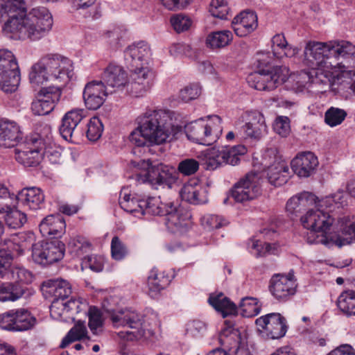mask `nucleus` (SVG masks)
<instances>
[{"mask_svg": "<svg viewBox=\"0 0 355 355\" xmlns=\"http://www.w3.org/2000/svg\"><path fill=\"white\" fill-rule=\"evenodd\" d=\"M68 248L71 254L80 257L90 251L91 244L86 239L77 236L70 240Z\"/></svg>", "mask_w": 355, "mask_h": 355, "instance_id": "nucleus-47", "label": "nucleus"}, {"mask_svg": "<svg viewBox=\"0 0 355 355\" xmlns=\"http://www.w3.org/2000/svg\"><path fill=\"white\" fill-rule=\"evenodd\" d=\"M201 94V87L198 83L190 84L179 92V98L184 102L187 103L190 101L197 98Z\"/></svg>", "mask_w": 355, "mask_h": 355, "instance_id": "nucleus-55", "label": "nucleus"}, {"mask_svg": "<svg viewBox=\"0 0 355 355\" xmlns=\"http://www.w3.org/2000/svg\"><path fill=\"white\" fill-rule=\"evenodd\" d=\"M89 327L94 335H98L102 331L103 321L100 311L95 307H90L89 312Z\"/></svg>", "mask_w": 355, "mask_h": 355, "instance_id": "nucleus-54", "label": "nucleus"}, {"mask_svg": "<svg viewBox=\"0 0 355 355\" xmlns=\"http://www.w3.org/2000/svg\"><path fill=\"white\" fill-rule=\"evenodd\" d=\"M335 200L333 197H327L325 199L318 202L316 209H311L301 218L303 226L306 229H312L321 231V233L327 234L331 226L333 225L334 219L329 214V211H324L323 207H328Z\"/></svg>", "mask_w": 355, "mask_h": 355, "instance_id": "nucleus-9", "label": "nucleus"}, {"mask_svg": "<svg viewBox=\"0 0 355 355\" xmlns=\"http://www.w3.org/2000/svg\"><path fill=\"white\" fill-rule=\"evenodd\" d=\"M127 79L128 74L121 66L110 64L102 73L100 81L107 87L122 89L127 83Z\"/></svg>", "mask_w": 355, "mask_h": 355, "instance_id": "nucleus-24", "label": "nucleus"}, {"mask_svg": "<svg viewBox=\"0 0 355 355\" xmlns=\"http://www.w3.org/2000/svg\"><path fill=\"white\" fill-rule=\"evenodd\" d=\"M123 89L130 96L135 98L144 96L150 89L143 85L142 83H137L131 78L127 79V83Z\"/></svg>", "mask_w": 355, "mask_h": 355, "instance_id": "nucleus-56", "label": "nucleus"}, {"mask_svg": "<svg viewBox=\"0 0 355 355\" xmlns=\"http://www.w3.org/2000/svg\"><path fill=\"white\" fill-rule=\"evenodd\" d=\"M144 200L137 194H131L127 188L122 189L120 192L119 205L121 207L124 211L135 214V216L140 217L144 214L142 205Z\"/></svg>", "mask_w": 355, "mask_h": 355, "instance_id": "nucleus-29", "label": "nucleus"}, {"mask_svg": "<svg viewBox=\"0 0 355 355\" xmlns=\"http://www.w3.org/2000/svg\"><path fill=\"white\" fill-rule=\"evenodd\" d=\"M173 277L172 274H169L165 270L156 268H153L147 282L150 294L152 296L156 295L160 291L167 287Z\"/></svg>", "mask_w": 355, "mask_h": 355, "instance_id": "nucleus-31", "label": "nucleus"}, {"mask_svg": "<svg viewBox=\"0 0 355 355\" xmlns=\"http://www.w3.org/2000/svg\"><path fill=\"white\" fill-rule=\"evenodd\" d=\"M339 223L342 235L338 237V245L342 246L355 241V220L352 221L348 218H343L340 219Z\"/></svg>", "mask_w": 355, "mask_h": 355, "instance_id": "nucleus-41", "label": "nucleus"}, {"mask_svg": "<svg viewBox=\"0 0 355 355\" xmlns=\"http://www.w3.org/2000/svg\"><path fill=\"white\" fill-rule=\"evenodd\" d=\"M255 323L260 333L269 339H279L287 331L286 318L279 313H271L258 318Z\"/></svg>", "mask_w": 355, "mask_h": 355, "instance_id": "nucleus-14", "label": "nucleus"}, {"mask_svg": "<svg viewBox=\"0 0 355 355\" xmlns=\"http://www.w3.org/2000/svg\"><path fill=\"white\" fill-rule=\"evenodd\" d=\"M208 302L217 311L222 313L223 318L236 313V305L230 302L223 293L211 295Z\"/></svg>", "mask_w": 355, "mask_h": 355, "instance_id": "nucleus-35", "label": "nucleus"}, {"mask_svg": "<svg viewBox=\"0 0 355 355\" xmlns=\"http://www.w3.org/2000/svg\"><path fill=\"white\" fill-rule=\"evenodd\" d=\"M337 305L347 315H355V291L347 290L338 297Z\"/></svg>", "mask_w": 355, "mask_h": 355, "instance_id": "nucleus-42", "label": "nucleus"}, {"mask_svg": "<svg viewBox=\"0 0 355 355\" xmlns=\"http://www.w3.org/2000/svg\"><path fill=\"white\" fill-rule=\"evenodd\" d=\"M171 23L176 32L181 33L187 31L190 28L191 20L184 15L178 14L171 18Z\"/></svg>", "mask_w": 355, "mask_h": 355, "instance_id": "nucleus-60", "label": "nucleus"}, {"mask_svg": "<svg viewBox=\"0 0 355 355\" xmlns=\"http://www.w3.org/2000/svg\"><path fill=\"white\" fill-rule=\"evenodd\" d=\"M221 148H212L204 153L203 164L206 170L213 171L224 164V156Z\"/></svg>", "mask_w": 355, "mask_h": 355, "instance_id": "nucleus-40", "label": "nucleus"}, {"mask_svg": "<svg viewBox=\"0 0 355 355\" xmlns=\"http://www.w3.org/2000/svg\"><path fill=\"white\" fill-rule=\"evenodd\" d=\"M144 214L146 213L155 216H164L169 207L168 203H162L159 198L150 197L142 202Z\"/></svg>", "mask_w": 355, "mask_h": 355, "instance_id": "nucleus-43", "label": "nucleus"}, {"mask_svg": "<svg viewBox=\"0 0 355 355\" xmlns=\"http://www.w3.org/2000/svg\"><path fill=\"white\" fill-rule=\"evenodd\" d=\"M103 125L98 117H92L87 123V137L92 141H97L102 135Z\"/></svg>", "mask_w": 355, "mask_h": 355, "instance_id": "nucleus-52", "label": "nucleus"}, {"mask_svg": "<svg viewBox=\"0 0 355 355\" xmlns=\"http://www.w3.org/2000/svg\"><path fill=\"white\" fill-rule=\"evenodd\" d=\"M12 282L0 285V300L15 301L25 292L24 285L31 284L34 276L31 271L21 266H12L6 273Z\"/></svg>", "mask_w": 355, "mask_h": 355, "instance_id": "nucleus-6", "label": "nucleus"}, {"mask_svg": "<svg viewBox=\"0 0 355 355\" xmlns=\"http://www.w3.org/2000/svg\"><path fill=\"white\" fill-rule=\"evenodd\" d=\"M258 303L259 302L257 298L243 297L239 304V309L242 315L247 318L257 315L261 311V306Z\"/></svg>", "mask_w": 355, "mask_h": 355, "instance_id": "nucleus-49", "label": "nucleus"}, {"mask_svg": "<svg viewBox=\"0 0 355 355\" xmlns=\"http://www.w3.org/2000/svg\"><path fill=\"white\" fill-rule=\"evenodd\" d=\"M71 61L59 54H49L31 68L29 80L33 87L46 82L67 83L72 71Z\"/></svg>", "mask_w": 355, "mask_h": 355, "instance_id": "nucleus-4", "label": "nucleus"}, {"mask_svg": "<svg viewBox=\"0 0 355 355\" xmlns=\"http://www.w3.org/2000/svg\"><path fill=\"white\" fill-rule=\"evenodd\" d=\"M303 63L307 67L321 69L314 72L309 78L312 87L323 93L331 85V78L339 77L336 73L350 71L355 67V45L345 40H332L327 42L309 41L306 43L303 53Z\"/></svg>", "mask_w": 355, "mask_h": 355, "instance_id": "nucleus-1", "label": "nucleus"}, {"mask_svg": "<svg viewBox=\"0 0 355 355\" xmlns=\"http://www.w3.org/2000/svg\"><path fill=\"white\" fill-rule=\"evenodd\" d=\"M198 169L199 162L194 159H183L179 163L178 166V171L186 176L195 174Z\"/></svg>", "mask_w": 355, "mask_h": 355, "instance_id": "nucleus-59", "label": "nucleus"}, {"mask_svg": "<svg viewBox=\"0 0 355 355\" xmlns=\"http://www.w3.org/2000/svg\"><path fill=\"white\" fill-rule=\"evenodd\" d=\"M82 267L90 268L95 272H99L103 270V264L101 258L87 255L82 259Z\"/></svg>", "mask_w": 355, "mask_h": 355, "instance_id": "nucleus-64", "label": "nucleus"}, {"mask_svg": "<svg viewBox=\"0 0 355 355\" xmlns=\"http://www.w3.org/2000/svg\"><path fill=\"white\" fill-rule=\"evenodd\" d=\"M139 126L130 135V141L137 146L161 144L169 137L168 114L164 110H148L139 117Z\"/></svg>", "mask_w": 355, "mask_h": 355, "instance_id": "nucleus-3", "label": "nucleus"}, {"mask_svg": "<svg viewBox=\"0 0 355 355\" xmlns=\"http://www.w3.org/2000/svg\"><path fill=\"white\" fill-rule=\"evenodd\" d=\"M316 196L309 192H303L291 198L286 203V211L296 215L310 206L316 204Z\"/></svg>", "mask_w": 355, "mask_h": 355, "instance_id": "nucleus-32", "label": "nucleus"}, {"mask_svg": "<svg viewBox=\"0 0 355 355\" xmlns=\"http://www.w3.org/2000/svg\"><path fill=\"white\" fill-rule=\"evenodd\" d=\"M225 327L221 330L218 340L220 345L228 352L235 355H248L247 351L241 347V338L239 331L233 327L230 320L225 321Z\"/></svg>", "mask_w": 355, "mask_h": 355, "instance_id": "nucleus-18", "label": "nucleus"}, {"mask_svg": "<svg viewBox=\"0 0 355 355\" xmlns=\"http://www.w3.org/2000/svg\"><path fill=\"white\" fill-rule=\"evenodd\" d=\"M132 67L130 78L135 81L142 83L145 87L150 89L153 85L155 74L153 71L145 63H141L138 66H130Z\"/></svg>", "mask_w": 355, "mask_h": 355, "instance_id": "nucleus-37", "label": "nucleus"}, {"mask_svg": "<svg viewBox=\"0 0 355 355\" xmlns=\"http://www.w3.org/2000/svg\"><path fill=\"white\" fill-rule=\"evenodd\" d=\"M208 302L217 311L222 313L223 318L236 313V305L230 302L223 293L211 295Z\"/></svg>", "mask_w": 355, "mask_h": 355, "instance_id": "nucleus-36", "label": "nucleus"}, {"mask_svg": "<svg viewBox=\"0 0 355 355\" xmlns=\"http://www.w3.org/2000/svg\"><path fill=\"white\" fill-rule=\"evenodd\" d=\"M181 198L189 203L198 205L207 202V192L198 184H185L180 191Z\"/></svg>", "mask_w": 355, "mask_h": 355, "instance_id": "nucleus-33", "label": "nucleus"}, {"mask_svg": "<svg viewBox=\"0 0 355 355\" xmlns=\"http://www.w3.org/2000/svg\"><path fill=\"white\" fill-rule=\"evenodd\" d=\"M0 13L7 17L3 31L15 39L37 40L52 27L51 14L44 7L33 8L26 14L24 0H0Z\"/></svg>", "mask_w": 355, "mask_h": 355, "instance_id": "nucleus-2", "label": "nucleus"}, {"mask_svg": "<svg viewBox=\"0 0 355 355\" xmlns=\"http://www.w3.org/2000/svg\"><path fill=\"white\" fill-rule=\"evenodd\" d=\"M293 172L300 177L307 178L313 174L318 165L317 157L311 152H304L291 161Z\"/></svg>", "mask_w": 355, "mask_h": 355, "instance_id": "nucleus-23", "label": "nucleus"}, {"mask_svg": "<svg viewBox=\"0 0 355 355\" xmlns=\"http://www.w3.org/2000/svg\"><path fill=\"white\" fill-rule=\"evenodd\" d=\"M65 83H53V85L42 87L37 94V98L43 101H51L55 106L62 94V87Z\"/></svg>", "mask_w": 355, "mask_h": 355, "instance_id": "nucleus-44", "label": "nucleus"}, {"mask_svg": "<svg viewBox=\"0 0 355 355\" xmlns=\"http://www.w3.org/2000/svg\"><path fill=\"white\" fill-rule=\"evenodd\" d=\"M209 11L213 17L225 19L229 14L230 8L225 0H211Z\"/></svg>", "mask_w": 355, "mask_h": 355, "instance_id": "nucleus-53", "label": "nucleus"}, {"mask_svg": "<svg viewBox=\"0 0 355 355\" xmlns=\"http://www.w3.org/2000/svg\"><path fill=\"white\" fill-rule=\"evenodd\" d=\"M110 319L114 327H128L131 331H127L135 339L146 336V326L142 315L135 311L125 309L112 311L110 313Z\"/></svg>", "mask_w": 355, "mask_h": 355, "instance_id": "nucleus-8", "label": "nucleus"}, {"mask_svg": "<svg viewBox=\"0 0 355 355\" xmlns=\"http://www.w3.org/2000/svg\"><path fill=\"white\" fill-rule=\"evenodd\" d=\"M64 252V244L59 240L40 241L32 245V259L36 263L47 266L61 260Z\"/></svg>", "mask_w": 355, "mask_h": 355, "instance_id": "nucleus-10", "label": "nucleus"}, {"mask_svg": "<svg viewBox=\"0 0 355 355\" xmlns=\"http://www.w3.org/2000/svg\"><path fill=\"white\" fill-rule=\"evenodd\" d=\"M111 252L113 259L121 260L128 254V250L118 236H114L111 242Z\"/></svg>", "mask_w": 355, "mask_h": 355, "instance_id": "nucleus-57", "label": "nucleus"}, {"mask_svg": "<svg viewBox=\"0 0 355 355\" xmlns=\"http://www.w3.org/2000/svg\"><path fill=\"white\" fill-rule=\"evenodd\" d=\"M245 121L242 127L246 138L259 140L268 132V126L263 114L257 110L246 111L242 114Z\"/></svg>", "mask_w": 355, "mask_h": 355, "instance_id": "nucleus-16", "label": "nucleus"}, {"mask_svg": "<svg viewBox=\"0 0 355 355\" xmlns=\"http://www.w3.org/2000/svg\"><path fill=\"white\" fill-rule=\"evenodd\" d=\"M65 221L62 216L49 215L40 223V232L43 236L60 237L65 231Z\"/></svg>", "mask_w": 355, "mask_h": 355, "instance_id": "nucleus-28", "label": "nucleus"}, {"mask_svg": "<svg viewBox=\"0 0 355 355\" xmlns=\"http://www.w3.org/2000/svg\"><path fill=\"white\" fill-rule=\"evenodd\" d=\"M151 51L149 45L141 41L130 45L124 51V58L129 66H139L149 58Z\"/></svg>", "mask_w": 355, "mask_h": 355, "instance_id": "nucleus-26", "label": "nucleus"}, {"mask_svg": "<svg viewBox=\"0 0 355 355\" xmlns=\"http://www.w3.org/2000/svg\"><path fill=\"white\" fill-rule=\"evenodd\" d=\"M232 24L236 35L245 37L257 27V17L253 12H241L234 18Z\"/></svg>", "mask_w": 355, "mask_h": 355, "instance_id": "nucleus-27", "label": "nucleus"}, {"mask_svg": "<svg viewBox=\"0 0 355 355\" xmlns=\"http://www.w3.org/2000/svg\"><path fill=\"white\" fill-rule=\"evenodd\" d=\"M232 38V32L227 30L212 32L206 38V45L212 49H220L227 46Z\"/></svg>", "mask_w": 355, "mask_h": 355, "instance_id": "nucleus-38", "label": "nucleus"}, {"mask_svg": "<svg viewBox=\"0 0 355 355\" xmlns=\"http://www.w3.org/2000/svg\"><path fill=\"white\" fill-rule=\"evenodd\" d=\"M46 291L53 297V300H66L71 293V286L67 281L62 279H49L43 283Z\"/></svg>", "mask_w": 355, "mask_h": 355, "instance_id": "nucleus-34", "label": "nucleus"}, {"mask_svg": "<svg viewBox=\"0 0 355 355\" xmlns=\"http://www.w3.org/2000/svg\"><path fill=\"white\" fill-rule=\"evenodd\" d=\"M22 138L19 126L13 121L0 119V146L12 148L17 146Z\"/></svg>", "mask_w": 355, "mask_h": 355, "instance_id": "nucleus-22", "label": "nucleus"}, {"mask_svg": "<svg viewBox=\"0 0 355 355\" xmlns=\"http://www.w3.org/2000/svg\"><path fill=\"white\" fill-rule=\"evenodd\" d=\"M83 109L72 110L65 114L60 127V132L62 137L67 141H73V135L78 124L85 117Z\"/></svg>", "mask_w": 355, "mask_h": 355, "instance_id": "nucleus-25", "label": "nucleus"}, {"mask_svg": "<svg viewBox=\"0 0 355 355\" xmlns=\"http://www.w3.org/2000/svg\"><path fill=\"white\" fill-rule=\"evenodd\" d=\"M50 314L55 320H67L73 318V315L67 313V308L64 299L53 300L50 306Z\"/></svg>", "mask_w": 355, "mask_h": 355, "instance_id": "nucleus-51", "label": "nucleus"}, {"mask_svg": "<svg viewBox=\"0 0 355 355\" xmlns=\"http://www.w3.org/2000/svg\"><path fill=\"white\" fill-rule=\"evenodd\" d=\"M148 170L145 175L146 180L153 186L171 185L177 180V174L175 168L162 163L148 164Z\"/></svg>", "mask_w": 355, "mask_h": 355, "instance_id": "nucleus-17", "label": "nucleus"}, {"mask_svg": "<svg viewBox=\"0 0 355 355\" xmlns=\"http://www.w3.org/2000/svg\"><path fill=\"white\" fill-rule=\"evenodd\" d=\"M17 198L23 206L37 210L44 202V195L40 188L29 187L23 189L17 196Z\"/></svg>", "mask_w": 355, "mask_h": 355, "instance_id": "nucleus-30", "label": "nucleus"}, {"mask_svg": "<svg viewBox=\"0 0 355 355\" xmlns=\"http://www.w3.org/2000/svg\"><path fill=\"white\" fill-rule=\"evenodd\" d=\"M293 275H275L270 279V291L279 300H286L295 293Z\"/></svg>", "mask_w": 355, "mask_h": 355, "instance_id": "nucleus-19", "label": "nucleus"}, {"mask_svg": "<svg viewBox=\"0 0 355 355\" xmlns=\"http://www.w3.org/2000/svg\"><path fill=\"white\" fill-rule=\"evenodd\" d=\"M15 69H18V63L13 53L7 49L0 50V73H2L3 69L8 66Z\"/></svg>", "mask_w": 355, "mask_h": 355, "instance_id": "nucleus-62", "label": "nucleus"}, {"mask_svg": "<svg viewBox=\"0 0 355 355\" xmlns=\"http://www.w3.org/2000/svg\"><path fill=\"white\" fill-rule=\"evenodd\" d=\"M20 82V72H10L5 75L0 73V87L6 93L17 90Z\"/></svg>", "mask_w": 355, "mask_h": 355, "instance_id": "nucleus-46", "label": "nucleus"}, {"mask_svg": "<svg viewBox=\"0 0 355 355\" xmlns=\"http://www.w3.org/2000/svg\"><path fill=\"white\" fill-rule=\"evenodd\" d=\"M164 216L167 228L172 232H177L188 227L191 215L182 208L169 202V207Z\"/></svg>", "mask_w": 355, "mask_h": 355, "instance_id": "nucleus-20", "label": "nucleus"}, {"mask_svg": "<svg viewBox=\"0 0 355 355\" xmlns=\"http://www.w3.org/2000/svg\"><path fill=\"white\" fill-rule=\"evenodd\" d=\"M36 318L24 309H12L0 314V328L8 331H26L35 326Z\"/></svg>", "mask_w": 355, "mask_h": 355, "instance_id": "nucleus-13", "label": "nucleus"}, {"mask_svg": "<svg viewBox=\"0 0 355 355\" xmlns=\"http://www.w3.org/2000/svg\"><path fill=\"white\" fill-rule=\"evenodd\" d=\"M290 76L286 67L276 66L270 69L259 70L248 75V85L259 91H272L285 83Z\"/></svg>", "mask_w": 355, "mask_h": 355, "instance_id": "nucleus-7", "label": "nucleus"}, {"mask_svg": "<svg viewBox=\"0 0 355 355\" xmlns=\"http://www.w3.org/2000/svg\"><path fill=\"white\" fill-rule=\"evenodd\" d=\"M275 148L268 149L264 155V159L268 163L273 159V163L268 166L266 178L275 187H280L287 182L289 178V168L286 162L277 156Z\"/></svg>", "mask_w": 355, "mask_h": 355, "instance_id": "nucleus-15", "label": "nucleus"}, {"mask_svg": "<svg viewBox=\"0 0 355 355\" xmlns=\"http://www.w3.org/2000/svg\"><path fill=\"white\" fill-rule=\"evenodd\" d=\"M4 220L7 226L12 229L21 227L26 222V216L17 209H10L5 212Z\"/></svg>", "mask_w": 355, "mask_h": 355, "instance_id": "nucleus-48", "label": "nucleus"}, {"mask_svg": "<svg viewBox=\"0 0 355 355\" xmlns=\"http://www.w3.org/2000/svg\"><path fill=\"white\" fill-rule=\"evenodd\" d=\"M224 156V164L232 166L237 165L240 162V157L246 153L247 149L243 145H237L232 147L221 148Z\"/></svg>", "mask_w": 355, "mask_h": 355, "instance_id": "nucleus-45", "label": "nucleus"}, {"mask_svg": "<svg viewBox=\"0 0 355 355\" xmlns=\"http://www.w3.org/2000/svg\"><path fill=\"white\" fill-rule=\"evenodd\" d=\"M43 146L41 138L27 139L15 148L16 160L24 166H37L43 158Z\"/></svg>", "mask_w": 355, "mask_h": 355, "instance_id": "nucleus-11", "label": "nucleus"}, {"mask_svg": "<svg viewBox=\"0 0 355 355\" xmlns=\"http://www.w3.org/2000/svg\"><path fill=\"white\" fill-rule=\"evenodd\" d=\"M108 94L106 86L103 81L94 80L88 83L83 92V98L89 110H96L101 107Z\"/></svg>", "mask_w": 355, "mask_h": 355, "instance_id": "nucleus-21", "label": "nucleus"}, {"mask_svg": "<svg viewBox=\"0 0 355 355\" xmlns=\"http://www.w3.org/2000/svg\"><path fill=\"white\" fill-rule=\"evenodd\" d=\"M231 197L238 202L252 200L261 195L260 178L256 173H248L231 189Z\"/></svg>", "mask_w": 355, "mask_h": 355, "instance_id": "nucleus-12", "label": "nucleus"}, {"mask_svg": "<svg viewBox=\"0 0 355 355\" xmlns=\"http://www.w3.org/2000/svg\"><path fill=\"white\" fill-rule=\"evenodd\" d=\"M202 225L208 230L218 229L227 224L221 216L214 214L205 216L202 219Z\"/></svg>", "mask_w": 355, "mask_h": 355, "instance_id": "nucleus-61", "label": "nucleus"}, {"mask_svg": "<svg viewBox=\"0 0 355 355\" xmlns=\"http://www.w3.org/2000/svg\"><path fill=\"white\" fill-rule=\"evenodd\" d=\"M222 119L218 115L208 116L185 127L187 137L197 144L209 146L217 141L222 134Z\"/></svg>", "mask_w": 355, "mask_h": 355, "instance_id": "nucleus-5", "label": "nucleus"}, {"mask_svg": "<svg viewBox=\"0 0 355 355\" xmlns=\"http://www.w3.org/2000/svg\"><path fill=\"white\" fill-rule=\"evenodd\" d=\"M54 108L55 105H53L51 101H45L38 98H37L31 105V110L35 115L48 114L52 112Z\"/></svg>", "mask_w": 355, "mask_h": 355, "instance_id": "nucleus-58", "label": "nucleus"}, {"mask_svg": "<svg viewBox=\"0 0 355 355\" xmlns=\"http://www.w3.org/2000/svg\"><path fill=\"white\" fill-rule=\"evenodd\" d=\"M347 116V112L343 109L331 107L324 115L325 123L331 127L340 124Z\"/></svg>", "mask_w": 355, "mask_h": 355, "instance_id": "nucleus-50", "label": "nucleus"}, {"mask_svg": "<svg viewBox=\"0 0 355 355\" xmlns=\"http://www.w3.org/2000/svg\"><path fill=\"white\" fill-rule=\"evenodd\" d=\"M87 331L85 322L80 320L78 321L62 339L60 347L63 349L75 341L89 339L87 337Z\"/></svg>", "mask_w": 355, "mask_h": 355, "instance_id": "nucleus-39", "label": "nucleus"}, {"mask_svg": "<svg viewBox=\"0 0 355 355\" xmlns=\"http://www.w3.org/2000/svg\"><path fill=\"white\" fill-rule=\"evenodd\" d=\"M274 131L282 137H286L290 132V121L286 116H278L273 125Z\"/></svg>", "mask_w": 355, "mask_h": 355, "instance_id": "nucleus-63", "label": "nucleus"}]
</instances>
